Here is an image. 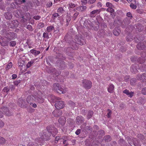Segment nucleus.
Here are the masks:
<instances>
[{
  "label": "nucleus",
  "instance_id": "f257e3e1",
  "mask_svg": "<svg viewBox=\"0 0 146 146\" xmlns=\"http://www.w3.org/2000/svg\"><path fill=\"white\" fill-rule=\"evenodd\" d=\"M44 94L40 91L37 90L34 92L33 94L28 96L27 99L28 103L34 108L37 107L36 104L33 102L35 101L39 103H42L44 101Z\"/></svg>",
  "mask_w": 146,
  "mask_h": 146
},
{
  "label": "nucleus",
  "instance_id": "f03ea898",
  "mask_svg": "<svg viewBox=\"0 0 146 146\" xmlns=\"http://www.w3.org/2000/svg\"><path fill=\"white\" fill-rule=\"evenodd\" d=\"M47 130H44L40 133L41 138L45 141H48L50 139L51 134L54 135L58 133L57 129L52 126H48Z\"/></svg>",
  "mask_w": 146,
  "mask_h": 146
},
{
  "label": "nucleus",
  "instance_id": "7ed1b4c3",
  "mask_svg": "<svg viewBox=\"0 0 146 146\" xmlns=\"http://www.w3.org/2000/svg\"><path fill=\"white\" fill-rule=\"evenodd\" d=\"M16 35V33L12 32L7 33L6 35L7 37L5 38V39H7V40L5 41H3L1 43L2 46H4L7 45L8 44L9 40L14 39Z\"/></svg>",
  "mask_w": 146,
  "mask_h": 146
},
{
  "label": "nucleus",
  "instance_id": "20e7f679",
  "mask_svg": "<svg viewBox=\"0 0 146 146\" xmlns=\"http://www.w3.org/2000/svg\"><path fill=\"white\" fill-rule=\"evenodd\" d=\"M53 89L57 93L61 94H64L67 91V89L62 88L60 85L58 83H55L53 84Z\"/></svg>",
  "mask_w": 146,
  "mask_h": 146
},
{
  "label": "nucleus",
  "instance_id": "39448f33",
  "mask_svg": "<svg viewBox=\"0 0 146 146\" xmlns=\"http://www.w3.org/2000/svg\"><path fill=\"white\" fill-rule=\"evenodd\" d=\"M82 84L84 87L86 89H90L92 86L91 82L87 80H84L82 81Z\"/></svg>",
  "mask_w": 146,
  "mask_h": 146
},
{
  "label": "nucleus",
  "instance_id": "423d86ee",
  "mask_svg": "<svg viewBox=\"0 0 146 146\" xmlns=\"http://www.w3.org/2000/svg\"><path fill=\"white\" fill-rule=\"evenodd\" d=\"M17 104L20 107L23 108H26L27 106L26 102L22 98H21L18 100Z\"/></svg>",
  "mask_w": 146,
  "mask_h": 146
},
{
  "label": "nucleus",
  "instance_id": "0eeeda50",
  "mask_svg": "<svg viewBox=\"0 0 146 146\" xmlns=\"http://www.w3.org/2000/svg\"><path fill=\"white\" fill-rule=\"evenodd\" d=\"M76 43H74V45H72V47L73 49L77 50L78 49V46L77 45L79 44L81 45H84V42L82 41L80 39H77V40H76Z\"/></svg>",
  "mask_w": 146,
  "mask_h": 146
},
{
  "label": "nucleus",
  "instance_id": "6e6552de",
  "mask_svg": "<svg viewBox=\"0 0 146 146\" xmlns=\"http://www.w3.org/2000/svg\"><path fill=\"white\" fill-rule=\"evenodd\" d=\"M55 106L57 109H62L64 107V104L62 101H58L56 102Z\"/></svg>",
  "mask_w": 146,
  "mask_h": 146
},
{
  "label": "nucleus",
  "instance_id": "1a4fd4ad",
  "mask_svg": "<svg viewBox=\"0 0 146 146\" xmlns=\"http://www.w3.org/2000/svg\"><path fill=\"white\" fill-rule=\"evenodd\" d=\"M1 110L5 115L9 116L12 115V112H10L9 109L7 107H2L1 108Z\"/></svg>",
  "mask_w": 146,
  "mask_h": 146
},
{
  "label": "nucleus",
  "instance_id": "9d476101",
  "mask_svg": "<svg viewBox=\"0 0 146 146\" xmlns=\"http://www.w3.org/2000/svg\"><path fill=\"white\" fill-rule=\"evenodd\" d=\"M101 12L100 9L94 10L91 12L90 14V17H95L96 15L99 14Z\"/></svg>",
  "mask_w": 146,
  "mask_h": 146
},
{
  "label": "nucleus",
  "instance_id": "9b49d317",
  "mask_svg": "<svg viewBox=\"0 0 146 146\" xmlns=\"http://www.w3.org/2000/svg\"><path fill=\"white\" fill-rule=\"evenodd\" d=\"M53 115L56 117H58L61 115L62 114V111L58 110L55 109L52 112Z\"/></svg>",
  "mask_w": 146,
  "mask_h": 146
},
{
  "label": "nucleus",
  "instance_id": "f8f14e48",
  "mask_svg": "<svg viewBox=\"0 0 146 146\" xmlns=\"http://www.w3.org/2000/svg\"><path fill=\"white\" fill-rule=\"evenodd\" d=\"M50 73H52L54 77L55 76V78L61 74L60 72H58L54 68H52L50 69Z\"/></svg>",
  "mask_w": 146,
  "mask_h": 146
},
{
  "label": "nucleus",
  "instance_id": "ddd939ff",
  "mask_svg": "<svg viewBox=\"0 0 146 146\" xmlns=\"http://www.w3.org/2000/svg\"><path fill=\"white\" fill-rule=\"evenodd\" d=\"M66 118L64 117H61L58 119L59 123L61 126H63L65 124L66 122Z\"/></svg>",
  "mask_w": 146,
  "mask_h": 146
},
{
  "label": "nucleus",
  "instance_id": "4468645a",
  "mask_svg": "<svg viewBox=\"0 0 146 146\" xmlns=\"http://www.w3.org/2000/svg\"><path fill=\"white\" fill-rule=\"evenodd\" d=\"M30 14L29 13H26L25 16H22L21 17L22 18L21 21L25 22H26L28 20L30 19Z\"/></svg>",
  "mask_w": 146,
  "mask_h": 146
},
{
  "label": "nucleus",
  "instance_id": "2eb2a0df",
  "mask_svg": "<svg viewBox=\"0 0 146 146\" xmlns=\"http://www.w3.org/2000/svg\"><path fill=\"white\" fill-rule=\"evenodd\" d=\"M84 117L82 116H78L76 118V122L78 124H80L82 123L84 121Z\"/></svg>",
  "mask_w": 146,
  "mask_h": 146
},
{
  "label": "nucleus",
  "instance_id": "dca6fc26",
  "mask_svg": "<svg viewBox=\"0 0 146 146\" xmlns=\"http://www.w3.org/2000/svg\"><path fill=\"white\" fill-rule=\"evenodd\" d=\"M123 93L126 94L127 95L129 96L130 97H132L134 94V92H129V91L127 90H125L123 91Z\"/></svg>",
  "mask_w": 146,
  "mask_h": 146
},
{
  "label": "nucleus",
  "instance_id": "f3484780",
  "mask_svg": "<svg viewBox=\"0 0 146 146\" xmlns=\"http://www.w3.org/2000/svg\"><path fill=\"white\" fill-rule=\"evenodd\" d=\"M86 9V7L85 6H80L76 8V10L82 12L85 11Z\"/></svg>",
  "mask_w": 146,
  "mask_h": 146
},
{
  "label": "nucleus",
  "instance_id": "a211bd4d",
  "mask_svg": "<svg viewBox=\"0 0 146 146\" xmlns=\"http://www.w3.org/2000/svg\"><path fill=\"white\" fill-rule=\"evenodd\" d=\"M114 90V86L113 84H111L109 85V86L108 89V92L110 93L113 92Z\"/></svg>",
  "mask_w": 146,
  "mask_h": 146
},
{
  "label": "nucleus",
  "instance_id": "6ab92c4d",
  "mask_svg": "<svg viewBox=\"0 0 146 146\" xmlns=\"http://www.w3.org/2000/svg\"><path fill=\"white\" fill-rule=\"evenodd\" d=\"M30 52L31 53L34 55L35 56L39 54L40 53V51H37L34 49H32L31 50H30Z\"/></svg>",
  "mask_w": 146,
  "mask_h": 146
},
{
  "label": "nucleus",
  "instance_id": "aec40b11",
  "mask_svg": "<svg viewBox=\"0 0 146 146\" xmlns=\"http://www.w3.org/2000/svg\"><path fill=\"white\" fill-rule=\"evenodd\" d=\"M54 27L53 26L51 25L48 26L46 28V31L47 32L49 33L54 30Z\"/></svg>",
  "mask_w": 146,
  "mask_h": 146
},
{
  "label": "nucleus",
  "instance_id": "412c9836",
  "mask_svg": "<svg viewBox=\"0 0 146 146\" xmlns=\"http://www.w3.org/2000/svg\"><path fill=\"white\" fill-rule=\"evenodd\" d=\"M144 47L145 46L141 43H139L137 45V48L139 50H143Z\"/></svg>",
  "mask_w": 146,
  "mask_h": 146
},
{
  "label": "nucleus",
  "instance_id": "4be33fe9",
  "mask_svg": "<svg viewBox=\"0 0 146 146\" xmlns=\"http://www.w3.org/2000/svg\"><path fill=\"white\" fill-rule=\"evenodd\" d=\"M104 139L105 141L107 142H110L111 140V138L109 135H107L105 136Z\"/></svg>",
  "mask_w": 146,
  "mask_h": 146
},
{
  "label": "nucleus",
  "instance_id": "5701e85b",
  "mask_svg": "<svg viewBox=\"0 0 146 146\" xmlns=\"http://www.w3.org/2000/svg\"><path fill=\"white\" fill-rule=\"evenodd\" d=\"M35 60H33L29 62L27 64V68H29L31 67L33 64L35 62Z\"/></svg>",
  "mask_w": 146,
  "mask_h": 146
},
{
  "label": "nucleus",
  "instance_id": "b1692460",
  "mask_svg": "<svg viewBox=\"0 0 146 146\" xmlns=\"http://www.w3.org/2000/svg\"><path fill=\"white\" fill-rule=\"evenodd\" d=\"M57 11L60 13L62 14L64 13L65 11L62 7H60L57 10Z\"/></svg>",
  "mask_w": 146,
  "mask_h": 146
},
{
  "label": "nucleus",
  "instance_id": "393cba45",
  "mask_svg": "<svg viewBox=\"0 0 146 146\" xmlns=\"http://www.w3.org/2000/svg\"><path fill=\"white\" fill-rule=\"evenodd\" d=\"M120 31L118 30L117 31L116 29H115L113 31V35L116 36H117L119 34Z\"/></svg>",
  "mask_w": 146,
  "mask_h": 146
},
{
  "label": "nucleus",
  "instance_id": "a878e982",
  "mask_svg": "<svg viewBox=\"0 0 146 146\" xmlns=\"http://www.w3.org/2000/svg\"><path fill=\"white\" fill-rule=\"evenodd\" d=\"M93 114V112L92 111H89L88 113L87 116V118L89 119L91 118Z\"/></svg>",
  "mask_w": 146,
  "mask_h": 146
},
{
  "label": "nucleus",
  "instance_id": "bb28decb",
  "mask_svg": "<svg viewBox=\"0 0 146 146\" xmlns=\"http://www.w3.org/2000/svg\"><path fill=\"white\" fill-rule=\"evenodd\" d=\"M6 18L8 19H10L12 18V15L9 13H7L5 15Z\"/></svg>",
  "mask_w": 146,
  "mask_h": 146
},
{
  "label": "nucleus",
  "instance_id": "cd10ccee",
  "mask_svg": "<svg viewBox=\"0 0 146 146\" xmlns=\"http://www.w3.org/2000/svg\"><path fill=\"white\" fill-rule=\"evenodd\" d=\"M42 37L44 38H46L47 39H48L49 38L48 33L46 32L43 33Z\"/></svg>",
  "mask_w": 146,
  "mask_h": 146
},
{
  "label": "nucleus",
  "instance_id": "c85d7f7f",
  "mask_svg": "<svg viewBox=\"0 0 146 146\" xmlns=\"http://www.w3.org/2000/svg\"><path fill=\"white\" fill-rule=\"evenodd\" d=\"M12 63L11 62H10L7 65V66L6 67V69L7 70H9V69L11 68L12 67Z\"/></svg>",
  "mask_w": 146,
  "mask_h": 146
},
{
  "label": "nucleus",
  "instance_id": "c756f323",
  "mask_svg": "<svg viewBox=\"0 0 146 146\" xmlns=\"http://www.w3.org/2000/svg\"><path fill=\"white\" fill-rule=\"evenodd\" d=\"M44 26V25L43 23L40 22L38 24L37 27L38 28L40 29L43 27Z\"/></svg>",
  "mask_w": 146,
  "mask_h": 146
},
{
  "label": "nucleus",
  "instance_id": "7c9ffc66",
  "mask_svg": "<svg viewBox=\"0 0 146 146\" xmlns=\"http://www.w3.org/2000/svg\"><path fill=\"white\" fill-rule=\"evenodd\" d=\"M107 11L111 13H113L114 11V9L112 8V7H108L106 10Z\"/></svg>",
  "mask_w": 146,
  "mask_h": 146
},
{
  "label": "nucleus",
  "instance_id": "2f4dec72",
  "mask_svg": "<svg viewBox=\"0 0 146 146\" xmlns=\"http://www.w3.org/2000/svg\"><path fill=\"white\" fill-rule=\"evenodd\" d=\"M5 139L3 137L0 136V144H2L5 143Z\"/></svg>",
  "mask_w": 146,
  "mask_h": 146
},
{
  "label": "nucleus",
  "instance_id": "473e14b6",
  "mask_svg": "<svg viewBox=\"0 0 146 146\" xmlns=\"http://www.w3.org/2000/svg\"><path fill=\"white\" fill-rule=\"evenodd\" d=\"M68 103L69 105L71 106L72 107L74 108L75 106V104L72 101H70Z\"/></svg>",
  "mask_w": 146,
  "mask_h": 146
},
{
  "label": "nucleus",
  "instance_id": "72a5a7b5",
  "mask_svg": "<svg viewBox=\"0 0 146 146\" xmlns=\"http://www.w3.org/2000/svg\"><path fill=\"white\" fill-rule=\"evenodd\" d=\"M9 90L10 89L8 87H6L4 88L3 90L4 92L7 93L8 92Z\"/></svg>",
  "mask_w": 146,
  "mask_h": 146
},
{
  "label": "nucleus",
  "instance_id": "f704fd0d",
  "mask_svg": "<svg viewBox=\"0 0 146 146\" xmlns=\"http://www.w3.org/2000/svg\"><path fill=\"white\" fill-rule=\"evenodd\" d=\"M98 134L100 135H104V130H100L98 132Z\"/></svg>",
  "mask_w": 146,
  "mask_h": 146
},
{
  "label": "nucleus",
  "instance_id": "c9c22d12",
  "mask_svg": "<svg viewBox=\"0 0 146 146\" xmlns=\"http://www.w3.org/2000/svg\"><path fill=\"white\" fill-rule=\"evenodd\" d=\"M16 44V42L14 41H11L10 43V46H14Z\"/></svg>",
  "mask_w": 146,
  "mask_h": 146
},
{
  "label": "nucleus",
  "instance_id": "e433bc0d",
  "mask_svg": "<svg viewBox=\"0 0 146 146\" xmlns=\"http://www.w3.org/2000/svg\"><path fill=\"white\" fill-rule=\"evenodd\" d=\"M27 28L29 31H32L33 30V28L32 27V26L30 25H28L27 26Z\"/></svg>",
  "mask_w": 146,
  "mask_h": 146
},
{
  "label": "nucleus",
  "instance_id": "4c0bfd02",
  "mask_svg": "<svg viewBox=\"0 0 146 146\" xmlns=\"http://www.w3.org/2000/svg\"><path fill=\"white\" fill-rule=\"evenodd\" d=\"M106 6L107 7H112L113 5L110 2H107L106 3Z\"/></svg>",
  "mask_w": 146,
  "mask_h": 146
},
{
  "label": "nucleus",
  "instance_id": "58836bf2",
  "mask_svg": "<svg viewBox=\"0 0 146 146\" xmlns=\"http://www.w3.org/2000/svg\"><path fill=\"white\" fill-rule=\"evenodd\" d=\"M79 14V13L76 12L73 15L72 17L75 20Z\"/></svg>",
  "mask_w": 146,
  "mask_h": 146
},
{
  "label": "nucleus",
  "instance_id": "ea45409f",
  "mask_svg": "<svg viewBox=\"0 0 146 146\" xmlns=\"http://www.w3.org/2000/svg\"><path fill=\"white\" fill-rule=\"evenodd\" d=\"M108 113L107 115H106L108 117L110 118V117L111 114V110L110 109H108Z\"/></svg>",
  "mask_w": 146,
  "mask_h": 146
},
{
  "label": "nucleus",
  "instance_id": "a19ab883",
  "mask_svg": "<svg viewBox=\"0 0 146 146\" xmlns=\"http://www.w3.org/2000/svg\"><path fill=\"white\" fill-rule=\"evenodd\" d=\"M137 137L140 140H143L144 138L143 136L141 134H138L137 135Z\"/></svg>",
  "mask_w": 146,
  "mask_h": 146
},
{
  "label": "nucleus",
  "instance_id": "79ce46f5",
  "mask_svg": "<svg viewBox=\"0 0 146 146\" xmlns=\"http://www.w3.org/2000/svg\"><path fill=\"white\" fill-rule=\"evenodd\" d=\"M40 18L41 17L39 15L35 16L33 17V18L36 20H39Z\"/></svg>",
  "mask_w": 146,
  "mask_h": 146
},
{
  "label": "nucleus",
  "instance_id": "37998d69",
  "mask_svg": "<svg viewBox=\"0 0 146 146\" xmlns=\"http://www.w3.org/2000/svg\"><path fill=\"white\" fill-rule=\"evenodd\" d=\"M69 7L73 8L75 7V5L72 3H69Z\"/></svg>",
  "mask_w": 146,
  "mask_h": 146
},
{
  "label": "nucleus",
  "instance_id": "c03bdc74",
  "mask_svg": "<svg viewBox=\"0 0 146 146\" xmlns=\"http://www.w3.org/2000/svg\"><path fill=\"white\" fill-rule=\"evenodd\" d=\"M96 0H88V3L89 4H92L94 3Z\"/></svg>",
  "mask_w": 146,
  "mask_h": 146
},
{
  "label": "nucleus",
  "instance_id": "a18cd8bd",
  "mask_svg": "<svg viewBox=\"0 0 146 146\" xmlns=\"http://www.w3.org/2000/svg\"><path fill=\"white\" fill-rule=\"evenodd\" d=\"M85 130L86 131H92V128L91 127L89 126H87L85 127Z\"/></svg>",
  "mask_w": 146,
  "mask_h": 146
},
{
  "label": "nucleus",
  "instance_id": "49530a36",
  "mask_svg": "<svg viewBox=\"0 0 146 146\" xmlns=\"http://www.w3.org/2000/svg\"><path fill=\"white\" fill-rule=\"evenodd\" d=\"M127 16L130 18V19H131L132 17V16L131 13L130 12H128L127 13Z\"/></svg>",
  "mask_w": 146,
  "mask_h": 146
},
{
  "label": "nucleus",
  "instance_id": "de8ad7c7",
  "mask_svg": "<svg viewBox=\"0 0 146 146\" xmlns=\"http://www.w3.org/2000/svg\"><path fill=\"white\" fill-rule=\"evenodd\" d=\"M52 3L51 1H50V2H48L47 3V5H46V6L47 7H50L52 6Z\"/></svg>",
  "mask_w": 146,
  "mask_h": 146
},
{
  "label": "nucleus",
  "instance_id": "09e8293b",
  "mask_svg": "<svg viewBox=\"0 0 146 146\" xmlns=\"http://www.w3.org/2000/svg\"><path fill=\"white\" fill-rule=\"evenodd\" d=\"M71 20V17L70 16H68L66 18L67 24L68 25L69 24V22Z\"/></svg>",
  "mask_w": 146,
  "mask_h": 146
},
{
  "label": "nucleus",
  "instance_id": "8fccbe9b",
  "mask_svg": "<svg viewBox=\"0 0 146 146\" xmlns=\"http://www.w3.org/2000/svg\"><path fill=\"white\" fill-rule=\"evenodd\" d=\"M60 139V137L59 136L56 137L55 138L54 142L55 143H57L58 142V140Z\"/></svg>",
  "mask_w": 146,
  "mask_h": 146
},
{
  "label": "nucleus",
  "instance_id": "3c124183",
  "mask_svg": "<svg viewBox=\"0 0 146 146\" xmlns=\"http://www.w3.org/2000/svg\"><path fill=\"white\" fill-rule=\"evenodd\" d=\"M142 93L144 95H146V88H143L141 91Z\"/></svg>",
  "mask_w": 146,
  "mask_h": 146
},
{
  "label": "nucleus",
  "instance_id": "603ef678",
  "mask_svg": "<svg viewBox=\"0 0 146 146\" xmlns=\"http://www.w3.org/2000/svg\"><path fill=\"white\" fill-rule=\"evenodd\" d=\"M130 6L132 9H135L137 7V6L133 4H131Z\"/></svg>",
  "mask_w": 146,
  "mask_h": 146
},
{
  "label": "nucleus",
  "instance_id": "864d4df0",
  "mask_svg": "<svg viewBox=\"0 0 146 146\" xmlns=\"http://www.w3.org/2000/svg\"><path fill=\"white\" fill-rule=\"evenodd\" d=\"M68 143L66 140H64L63 141V145L64 146H67L68 145Z\"/></svg>",
  "mask_w": 146,
  "mask_h": 146
},
{
  "label": "nucleus",
  "instance_id": "5fc2aeb1",
  "mask_svg": "<svg viewBox=\"0 0 146 146\" xmlns=\"http://www.w3.org/2000/svg\"><path fill=\"white\" fill-rule=\"evenodd\" d=\"M25 2V0H22V1L20 0L19 1H18V2H17V3L19 4H21L23 3H24Z\"/></svg>",
  "mask_w": 146,
  "mask_h": 146
},
{
  "label": "nucleus",
  "instance_id": "6e6d98bb",
  "mask_svg": "<svg viewBox=\"0 0 146 146\" xmlns=\"http://www.w3.org/2000/svg\"><path fill=\"white\" fill-rule=\"evenodd\" d=\"M4 124L1 120H0V127H3L4 125Z\"/></svg>",
  "mask_w": 146,
  "mask_h": 146
},
{
  "label": "nucleus",
  "instance_id": "4d7b16f0",
  "mask_svg": "<svg viewBox=\"0 0 146 146\" xmlns=\"http://www.w3.org/2000/svg\"><path fill=\"white\" fill-rule=\"evenodd\" d=\"M81 132V130L80 129H78L76 131L75 133L77 135H79L80 133Z\"/></svg>",
  "mask_w": 146,
  "mask_h": 146
},
{
  "label": "nucleus",
  "instance_id": "13d9d810",
  "mask_svg": "<svg viewBox=\"0 0 146 146\" xmlns=\"http://www.w3.org/2000/svg\"><path fill=\"white\" fill-rule=\"evenodd\" d=\"M59 16V14L58 13H55L53 15H52V16L53 17H54L56 18Z\"/></svg>",
  "mask_w": 146,
  "mask_h": 146
},
{
  "label": "nucleus",
  "instance_id": "bf43d9fd",
  "mask_svg": "<svg viewBox=\"0 0 146 146\" xmlns=\"http://www.w3.org/2000/svg\"><path fill=\"white\" fill-rule=\"evenodd\" d=\"M102 5L101 2H98L97 4V6L98 7H100L102 6Z\"/></svg>",
  "mask_w": 146,
  "mask_h": 146
},
{
  "label": "nucleus",
  "instance_id": "052dcab7",
  "mask_svg": "<svg viewBox=\"0 0 146 146\" xmlns=\"http://www.w3.org/2000/svg\"><path fill=\"white\" fill-rule=\"evenodd\" d=\"M81 2L84 5L88 3V1H87V0H81Z\"/></svg>",
  "mask_w": 146,
  "mask_h": 146
},
{
  "label": "nucleus",
  "instance_id": "680f3d73",
  "mask_svg": "<svg viewBox=\"0 0 146 146\" xmlns=\"http://www.w3.org/2000/svg\"><path fill=\"white\" fill-rule=\"evenodd\" d=\"M17 77V76L16 74H13L12 75V78L13 79H14L16 78Z\"/></svg>",
  "mask_w": 146,
  "mask_h": 146
},
{
  "label": "nucleus",
  "instance_id": "e2e57ef3",
  "mask_svg": "<svg viewBox=\"0 0 146 146\" xmlns=\"http://www.w3.org/2000/svg\"><path fill=\"white\" fill-rule=\"evenodd\" d=\"M3 116V113L0 110V118H2Z\"/></svg>",
  "mask_w": 146,
  "mask_h": 146
},
{
  "label": "nucleus",
  "instance_id": "0e129e2a",
  "mask_svg": "<svg viewBox=\"0 0 146 146\" xmlns=\"http://www.w3.org/2000/svg\"><path fill=\"white\" fill-rule=\"evenodd\" d=\"M128 36L127 37H126V40L128 41H131L132 40V38H130V39H129L128 38Z\"/></svg>",
  "mask_w": 146,
  "mask_h": 146
},
{
  "label": "nucleus",
  "instance_id": "69168bd1",
  "mask_svg": "<svg viewBox=\"0 0 146 146\" xmlns=\"http://www.w3.org/2000/svg\"><path fill=\"white\" fill-rule=\"evenodd\" d=\"M19 81H16L14 82V84L15 85L17 86L19 84Z\"/></svg>",
  "mask_w": 146,
  "mask_h": 146
},
{
  "label": "nucleus",
  "instance_id": "338daca9",
  "mask_svg": "<svg viewBox=\"0 0 146 146\" xmlns=\"http://www.w3.org/2000/svg\"><path fill=\"white\" fill-rule=\"evenodd\" d=\"M137 11L140 14L142 13L143 12V11L142 10L139 9Z\"/></svg>",
  "mask_w": 146,
  "mask_h": 146
},
{
  "label": "nucleus",
  "instance_id": "774afa93",
  "mask_svg": "<svg viewBox=\"0 0 146 146\" xmlns=\"http://www.w3.org/2000/svg\"><path fill=\"white\" fill-rule=\"evenodd\" d=\"M29 146H38L37 145H32V144H31V145H30V144H29Z\"/></svg>",
  "mask_w": 146,
  "mask_h": 146
}]
</instances>
